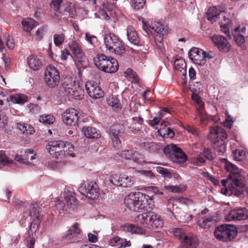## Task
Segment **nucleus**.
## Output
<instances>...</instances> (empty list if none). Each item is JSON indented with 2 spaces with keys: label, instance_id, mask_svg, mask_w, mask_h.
Here are the masks:
<instances>
[{
  "label": "nucleus",
  "instance_id": "nucleus-1",
  "mask_svg": "<svg viewBox=\"0 0 248 248\" xmlns=\"http://www.w3.org/2000/svg\"><path fill=\"white\" fill-rule=\"evenodd\" d=\"M225 168L230 173L227 179L221 181L222 185L226 186L228 184L232 194L237 197L241 196L244 192V184L241 175V170L226 159L225 162Z\"/></svg>",
  "mask_w": 248,
  "mask_h": 248
},
{
  "label": "nucleus",
  "instance_id": "nucleus-2",
  "mask_svg": "<svg viewBox=\"0 0 248 248\" xmlns=\"http://www.w3.org/2000/svg\"><path fill=\"white\" fill-rule=\"evenodd\" d=\"M124 202L127 208L134 212L152 209L154 207L153 199L150 196L140 192L130 193L125 197Z\"/></svg>",
  "mask_w": 248,
  "mask_h": 248
},
{
  "label": "nucleus",
  "instance_id": "nucleus-3",
  "mask_svg": "<svg viewBox=\"0 0 248 248\" xmlns=\"http://www.w3.org/2000/svg\"><path fill=\"white\" fill-rule=\"evenodd\" d=\"M46 149L53 157L58 159L74 157V146L62 140H52L46 145Z\"/></svg>",
  "mask_w": 248,
  "mask_h": 248
},
{
  "label": "nucleus",
  "instance_id": "nucleus-4",
  "mask_svg": "<svg viewBox=\"0 0 248 248\" xmlns=\"http://www.w3.org/2000/svg\"><path fill=\"white\" fill-rule=\"evenodd\" d=\"M60 91L74 99L80 100L83 97V90L75 78L66 77L62 81Z\"/></svg>",
  "mask_w": 248,
  "mask_h": 248
},
{
  "label": "nucleus",
  "instance_id": "nucleus-5",
  "mask_svg": "<svg viewBox=\"0 0 248 248\" xmlns=\"http://www.w3.org/2000/svg\"><path fill=\"white\" fill-rule=\"evenodd\" d=\"M104 42L106 49L111 53L120 55L125 51L123 43L114 33L106 34L104 37Z\"/></svg>",
  "mask_w": 248,
  "mask_h": 248
},
{
  "label": "nucleus",
  "instance_id": "nucleus-6",
  "mask_svg": "<svg viewBox=\"0 0 248 248\" xmlns=\"http://www.w3.org/2000/svg\"><path fill=\"white\" fill-rule=\"evenodd\" d=\"M215 237L222 242L232 240L237 234V230L234 225L223 224L217 227L214 231Z\"/></svg>",
  "mask_w": 248,
  "mask_h": 248
},
{
  "label": "nucleus",
  "instance_id": "nucleus-7",
  "mask_svg": "<svg viewBox=\"0 0 248 248\" xmlns=\"http://www.w3.org/2000/svg\"><path fill=\"white\" fill-rule=\"evenodd\" d=\"M164 153L174 162L184 163L187 160V156L182 150L173 144L167 145L164 149Z\"/></svg>",
  "mask_w": 248,
  "mask_h": 248
},
{
  "label": "nucleus",
  "instance_id": "nucleus-8",
  "mask_svg": "<svg viewBox=\"0 0 248 248\" xmlns=\"http://www.w3.org/2000/svg\"><path fill=\"white\" fill-rule=\"evenodd\" d=\"M223 18L224 21L220 24L221 31L224 33L230 36V28L231 27L232 23L230 20L226 17L225 16L218 13L217 9L215 7H210L207 12V19L212 22H215L220 16Z\"/></svg>",
  "mask_w": 248,
  "mask_h": 248
},
{
  "label": "nucleus",
  "instance_id": "nucleus-9",
  "mask_svg": "<svg viewBox=\"0 0 248 248\" xmlns=\"http://www.w3.org/2000/svg\"><path fill=\"white\" fill-rule=\"evenodd\" d=\"M78 189L81 194L91 199H95L100 195V189L98 185L94 182L85 183L80 186Z\"/></svg>",
  "mask_w": 248,
  "mask_h": 248
},
{
  "label": "nucleus",
  "instance_id": "nucleus-10",
  "mask_svg": "<svg viewBox=\"0 0 248 248\" xmlns=\"http://www.w3.org/2000/svg\"><path fill=\"white\" fill-rule=\"evenodd\" d=\"M60 73L55 67L48 66L45 74V81L46 85L50 88L57 87L60 82Z\"/></svg>",
  "mask_w": 248,
  "mask_h": 248
},
{
  "label": "nucleus",
  "instance_id": "nucleus-11",
  "mask_svg": "<svg viewBox=\"0 0 248 248\" xmlns=\"http://www.w3.org/2000/svg\"><path fill=\"white\" fill-rule=\"evenodd\" d=\"M109 181L114 185L125 188L131 187L134 184L133 178L126 175H112L109 178Z\"/></svg>",
  "mask_w": 248,
  "mask_h": 248
},
{
  "label": "nucleus",
  "instance_id": "nucleus-12",
  "mask_svg": "<svg viewBox=\"0 0 248 248\" xmlns=\"http://www.w3.org/2000/svg\"><path fill=\"white\" fill-rule=\"evenodd\" d=\"M51 6L53 8L54 10L56 12L55 13L53 18L56 20H60L62 19V17L58 16L59 14H63L64 16H68L73 17L74 16V14L70 13L68 12L69 9L68 8L65 7L64 5V2L62 0H53L52 1Z\"/></svg>",
  "mask_w": 248,
  "mask_h": 248
},
{
  "label": "nucleus",
  "instance_id": "nucleus-13",
  "mask_svg": "<svg viewBox=\"0 0 248 248\" xmlns=\"http://www.w3.org/2000/svg\"><path fill=\"white\" fill-rule=\"evenodd\" d=\"M142 29L148 34L152 33L153 31L156 32L160 35H163L167 31V29L164 25L156 21H152L150 24L146 23L142 20Z\"/></svg>",
  "mask_w": 248,
  "mask_h": 248
},
{
  "label": "nucleus",
  "instance_id": "nucleus-14",
  "mask_svg": "<svg viewBox=\"0 0 248 248\" xmlns=\"http://www.w3.org/2000/svg\"><path fill=\"white\" fill-rule=\"evenodd\" d=\"M248 218V210L242 207L231 210L225 217L227 221L245 220Z\"/></svg>",
  "mask_w": 248,
  "mask_h": 248
},
{
  "label": "nucleus",
  "instance_id": "nucleus-15",
  "mask_svg": "<svg viewBox=\"0 0 248 248\" xmlns=\"http://www.w3.org/2000/svg\"><path fill=\"white\" fill-rule=\"evenodd\" d=\"M233 39L239 46L245 42V38L248 37V25L242 24L236 28L232 32Z\"/></svg>",
  "mask_w": 248,
  "mask_h": 248
},
{
  "label": "nucleus",
  "instance_id": "nucleus-16",
  "mask_svg": "<svg viewBox=\"0 0 248 248\" xmlns=\"http://www.w3.org/2000/svg\"><path fill=\"white\" fill-rule=\"evenodd\" d=\"M208 138L214 143L217 141L224 140L227 138V134L224 129L220 126H217L210 128Z\"/></svg>",
  "mask_w": 248,
  "mask_h": 248
},
{
  "label": "nucleus",
  "instance_id": "nucleus-17",
  "mask_svg": "<svg viewBox=\"0 0 248 248\" xmlns=\"http://www.w3.org/2000/svg\"><path fill=\"white\" fill-rule=\"evenodd\" d=\"M82 232L78 223H74L68 230L63 236V238L69 243H74L78 241L79 238L78 235Z\"/></svg>",
  "mask_w": 248,
  "mask_h": 248
},
{
  "label": "nucleus",
  "instance_id": "nucleus-18",
  "mask_svg": "<svg viewBox=\"0 0 248 248\" xmlns=\"http://www.w3.org/2000/svg\"><path fill=\"white\" fill-rule=\"evenodd\" d=\"M210 38L213 43L220 51L223 52L229 51L231 45L224 36L215 34L211 36Z\"/></svg>",
  "mask_w": 248,
  "mask_h": 248
},
{
  "label": "nucleus",
  "instance_id": "nucleus-19",
  "mask_svg": "<svg viewBox=\"0 0 248 248\" xmlns=\"http://www.w3.org/2000/svg\"><path fill=\"white\" fill-rule=\"evenodd\" d=\"M85 88L88 94L94 99L100 98L104 95L103 90L93 81H87L85 84Z\"/></svg>",
  "mask_w": 248,
  "mask_h": 248
},
{
  "label": "nucleus",
  "instance_id": "nucleus-20",
  "mask_svg": "<svg viewBox=\"0 0 248 248\" xmlns=\"http://www.w3.org/2000/svg\"><path fill=\"white\" fill-rule=\"evenodd\" d=\"M62 121L67 125H76L78 119V110L74 108L67 109L62 115Z\"/></svg>",
  "mask_w": 248,
  "mask_h": 248
},
{
  "label": "nucleus",
  "instance_id": "nucleus-21",
  "mask_svg": "<svg viewBox=\"0 0 248 248\" xmlns=\"http://www.w3.org/2000/svg\"><path fill=\"white\" fill-rule=\"evenodd\" d=\"M204 51L197 47L191 48L188 52V56L195 64L203 65L206 62Z\"/></svg>",
  "mask_w": 248,
  "mask_h": 248
},
{
  "label": "nucleus",
  "instance_id": "nucleus-22",
  "mask_svg": "<svg viewBox=\"0 0 248 248\" xmlns=\"http://www.w3.org/2000/svg\"><path fill=\"white\" fill-rule=\"evenodd\" d=\"M68 46L77 61L79 63L83 62L85 55L80 43L76 40H73L69 43Z\"/></svg>",
  "mask_w": 248,
  "mask_h": 248
},
{
  "label": "nucleus",
  "instance_id": "nucleus-23",
  "mask_svg": "<svg viewBox=\"0 0 248 248\" xmlns=\"http://www.w3.org/2000/svg\"><path fill=\"white\" fill-rule=\"evenodd\" d=\"M199 244V240L196 236L186 235L177 248H197Z\"/></svg>",
  "mask_w": 248,
  "mask_h": 248
},
{
  "label": "nucleus",
  "instance_id": "nucleus-24",
  "mask_svg": "<svg viewBox=\"0 0 248 248\" xmlns=\"http://www.w3.org/2000/svg\"><path fill=\"white\" fill-rule=\"evenodd\" d=\"M31 216L33 217L31 221L30 230L29 233L35 234V233L40 225V219L39 217V211L37 209V206L33 205L30 213Z\"/></svg>",
  "mask_w": 248,
  "mask_h": 248
},
{
  "label": "nucleus",
  "instance_id": "nucleus-25",
  "mask_svg": "<svg viewBox=\"0 0 248 248\" xmlns=\"http://www.w3.org/2000/svg\"><path fill=\"white\" fill-rule=\"evenodd\" d=\"M121 131L118 129L117 125H114L110 128V136L111 138L112 142L113 147L115 148H119L121 146V141L120 140V135Z\"/></svg>",
  "mask_w": 248,
  "mask_h": 248
},
{
  "label": "nucleus",
  "instance_id": "nucleus-26",
  "mask_svg": "<svg viewBox=\"0 0 248 248\" xmlns=\"http://www.w3.org/2000/svg\"><path fill=\"white\" fill-rule=\"evenodd\" d=\"M110 58L106 57L103 54H99L94 59V62L96 67L103 71Z\"/></svg>",
  "mask_w": 248,
  "mask_h": 248
},
{
  "label": "nucleus",
  "instance_id": "nucleus-27",
  "mask_svg": "<svg viewBox=\"0 0 248 248\" xmlns=\"http://www.w3.org/2000/svg\"><path fill=\"white\" fill-rule=\"evenodd\" d=\"M21 23L23 30L28 32L29 35H31V31L38 25L37 22L31 18L23 19Z\"/></svg>",
  "mask_w": 248,
  "mask_h": 248
},
{
  "label": "nucleus",
  "instance_id": "nucleus-28",
  "mask_svg": "<svg viewBox=\"0 0 248 248\" xmlns=\"http://www.w3.org/2000/svg\"><path fill=\"white\" fill-rule=\"evenodd\" d=\"M82 131L84 135L89 139L98 138L100 136L99 131L93 127L84 126L82 128Z\"/></svg>",
  "mask_w": 248,
  "mask_h": 248
},
{
  "label": "nucleus",
  "instance_id": "nucleus-29",
  "mask_svg": "<svg viewBox=\"0 0 248 248\" xmlns=\"http://www.w3.org/2000/svg\"><path fill=\"white\" fill-rule=\"evenodd\" d=\"M150 227L159 228L163 226V222L160 217L154 212L150 213Z\"/></svg>",
  "mask_w": 248,
  "mask_h": 248
},
{
  "label": "nucleus",
  "instance_id": "nucleus-30",
  "mask_svg": "<svg viewBox=\"0 0 248 248\" xmlns=\"http://www.w3.org/2000/svg\"><path fill=\"white\" fill-rule=\"evenodd\" d=\"M173 214H175V217L182 222H188L192 220V216L188 213H184L180 211V212H177L175 211L174 208H173Z\"/></svg>",
  "mask_w": 248,
  "mask_h": 248
},
{
  "label": "nucleus",
  "instance_id": "nucleus-31",
  "mask_svg": "<svg viewBox=\"0 0 248 248\" xmlns=\"http://www.w3.org/2000/svg\"><path fill=\"white\" fill-rule=\"evenodd\" d=\"M151 212L144 213L138 215L136 218V221L142 224L144 227H150V213Z\"/></svg>",
  "mask_w": 248,
  "mask_h": 248
},
{
  "label": "nucleus",
  "instance_id": "nucleus-32",
  "mask_svg": "<svg viewBox=\"0 0 248 248\" xmlns=\"http://www.w3.org/2000/svg\"><path fill=\"white\" fill-rule=\"evenodd\" d=\"M118 66L119 64L117 60L111 57L103 71L109 73H114L118 70Z\"/></svg>",
  "mask_w": 248,
  "mask_h": 248
},
{
  "label": "nucleus",
  "instance_id": "nucleus-33",
  "mask_svg": "<svg viewBox=\"0 0 248 248\" xmlns=\"http://www.w3.org/2000/svg\"><path fill=\"white\" fill-rule=\"evenodd\" d=\"M127 36L131 43L135 45L139 44V39L137 32L131 26H129L127 28Z\"/></svg>",
  "mask_w": 248,
  "mask_h": 248
},
{
  "label": "nucleus",
  "instance_id": "nucleus-34",
  "mask_svg": "<svg viewBox=\"0 0 248 248\" xmlns=\"http://www.w3.org/2000/svg\"><path fill=\"white\" fill-rule=\"evenodd\" d=\"M27 99L28 97L24 94H16L7 98L6 100L8 102L11 101L13 103L23 104L27 101Z\"/></svg>",
  "mask_w": 248,
  "mask_h": 248
},
{
  "label": "nucleus",
  "instance_id": "nucleus-35",
  "mask_svg": "<svg viewBox=\"0 0 248 248\" xmlns=\"http://www.w3.org/2000/svg\"><path fill=\"white\" fill-rule=\"evenodd\" d=\"M63 197L65 202L70 207H73L76 204V199L74 197V193L68 190H64Z\"/></svg>",
  "mask_w": 248,
  "mask_h": 248
},
{
  "label": "nucleus",
  "instance_id": "nucleus-36",
  "mask_svg": "<svg viewBox=\"0 0 248 248\" xmlns=\"http://www.w3.org/2000/svg\"><path fill=\"white\" fill-rule=\"evenodd\" d=\"M216 221L214 217H209L200 219L198 221V224L201 228H208L214 225Z\"/></svg>",
  "mask_w": 248,
  "mask_h": 248
},
{
  "label": "nucleus",
  "instance_id": "nucleus-37",
  "mask_svg": "<svg viewBox=\"0 0 248 248\" xmlns=\"http://www.w3.org/2000/svg\"><path fill=\"white\" fill-rule=\"evenodd\" d=\"M174 67L176 70L179 71L183 76H185L186 73V63L183 59H178L176 60L174 63Z\"/></svg>",
  "mask_w": 248,
  "mask_h": 248
},
{
  "label": "nucleus",
  "instance_id": "nucleus-38",
  "mask_svg": "<svg viewBox=\"0 0 248 248\" xmlns=\"http://www.w3.org/2000/svg\"><path fill=\"white\" fill-rule=\"evenodd\" d=\"M28 62L29 66L33 70H38L41 65V62L37 56L31 55L28 58Z\"/></svg>",
  "mask_w": 248,
  "mask_h": 248
},
{
  "label": "nucleus",
  "instance_id": "nucleus-39",
  "mask_svg": "<svg viewBox=\"0 0 248 248\" xmlns=\"http://www.w3.org/2000/svg\"><path fill=\"white\" fill-rule=\"evenodd\" d=\"M107 102L109 106H111L115 111H118L121 109V105L118 99L115 97H109L107 99Z\"/></svg>",
  "mask_w": 248,
  "mask_h": 248
},
{
  "label": "nucleus",
  "instance_id": "nucleus-40",
  "mask_svg": "<svg viewBox=\"0 0 248 248\" xmlns=\"http://www.w3.org/2000/svg\"><path fill=\"white\" fill-rule=\"evenodd\" d=\"M13 163V161L8 158L4 151H0V167L9 166Z\"/></svg>",
  "mask_w": 248,
  "mask_h": 248
},
{
  "label": "nucleus",
  "instance_id": "nucleus-41",
  "mask_svg": "<svg viewBox=\"0 0 248 248\" xmlns=\"http://www.w3.org/2000/svg\"><path fill=\"white\" fill-rule=\"evenodd\" d=\"M124 76L132 82H137L139 81L136 73L130 68H128L124 73Z\"/></svg>",
  "mask_w": 248,
  "mask_h": 248
},
{
  "label": "nucleus",
  "instance_id": "nucleus-42",
  "mask_svg": "<svg viewBox=\"0 0 248 248\" xmlns=\"http://www.w3.org/2000/svg\"><path fill=\"white\" fill-rule=\"evenodd\" d=\"M55 121V117L51 115H43L39 118L40 122L47 124H52Z\"/></svg>",
  "mask_w": 248,
  "mask_h": 248
},
{
  "label": "nucleus",
  "instance_id": "nucleus-43",
  "mask_svg": "<svg viewBox=\"0 0 248 248\" xmlns=\"http://www.w3.org/2000/svg\"><path fill=\"white\" fill-rule=\"evenodd\" d=\"M216 151L218 153L219 155L223 154L226 151V146L224 140H220L217 141V143H214Z\"/></svg>",
  "mask_w": 248,
  "mask_h": 248
},
{
  "label": "nucleus",
  "instance_id": "nucleus-44",
  "mask_svg": "<svg viewBox=\"0 0 248 248\" xmlns=\"http://www.w3.org/2000/svg\"><path fill=\"white\" fill-rule=\"evenodd\" d=\"M16 127L22 133L25 131L26 128H28L31 134H33L35 132L34 127L28 124L18 123L17 124Z\"/></svg>",
  "mask_w": 248,
  "mask_h": 248
},
{
  "label": "nucleus",
  "instance_id": "nucleus-45",
  "mask_svg": "<svg viewBox=\"0 0 248 248\" xmlns=\"http://www.w3.org/2000/svg\"><path fill=\"white\" fill-rule=\"evenodd\" d=\"M164 188L168 191H171L172 192H182L186 189V186H183V187H180L179 186H165Z\"/></svg>",
  "mask_w": 248,
  "mask_h": 248
},
{
  "label": "nucleus",
  "instance_id": "nucleus-46",
  "mask_svg": "<svg viewBox=\"0 0 248 248\" xmlns=\"http://www.w3.org/2000/svg\"><path fill=\"white\" fill-rule=\"evenodd\" d=\"M54 42L56 46L61 45L64 41L65 35L63 33L55 34L53 35Z\"/></svg>",
  "mask_w": 248,
  "mask_h": 248
},
{
  "label": "nucleus",
  "instance_id": "nucleus-47",
  "mask_svg": "<svg viewBox=\"0 0 248 248\" xmlns=\"http://www.w3.org/2000/svg\"><path fill=\"white\" fill-rule=\"evenodd\" d=\"M67 161H55L50 163V166L54 170H60L67 163Z\"/></svg>",
  "mask_w": 248,
  "mask_h": 248
},
{
  "label": "nucleus",
  "instance_id": "nucleus-48",
  "mask_svg": "<svg viewBox=\"0 0 248 248\" xmlns=\"http://www.w3.org/2000/svg\"><path fill=\"white\" fill-rule=\"evenodd\" d=\"M172 232L175 237L181 240H182L186 235L183 232V230L180 228L173 229L172 230Z\"/></svg>",
  "mask_w": 248,
  "mask_h": 248
},
{
  "label": "nucleus",
  "instance_id": "nucleus-49",
  "mask_svg": "<svg viewBox=\"0 0 248 248\" xmlns=\"http://www.w3.org/2000/svg\"><path fill=\"white\" fill-rule=\"evenodd\" d=\"M157 133L161 136L163 135L165 136V135H167L170 137H172L174 134L173 131L169 127H168L166 130L165 128H161L158 130Z\"/></svg>",
  "mask_w": 248,
  "mask_h": 248
},
{
  "label": "nucleus",
  "instance_id": "nucleus-50",
  "mask_svg": "<svg viewBox=\"0 0 248 248\" xmlns=\"http://www.w3.org/2000/svg\"><path fill=\"white\" fill-rule=\"evenodd\" d=\"M133 160L139 164H141L145 162L144 157L142 154L139 152H135L133 154Z\"/></svg>",
  "mask_w": 248,
  "mask_h": 248
},
{
  "label": "nucleus",
  "instance_id": "nucleus-51",
  "mask_svg": "<svg viewBox=\"0 0 248 248\" xmlns=\"http://www.w3.org/2000/svg\"><path fill=\"white\" fill-rule=\"evenodd\" d=\"M233 155L234 159L238 161L243 160L245 157V152L242 150H235Z\"/></svg>",
  "mask_w": 248,
  "mask_h": 248
},
{
  "label": "nucleus",
  "instance_id": "nucleus-52",
  "mask_svg": "<svg viewBox=\"0 0 248 248\" xmlns=\"http://www.w3.org/2000/svg\"><path fill=\"white\" fill-rule=\"evenodd\" d=\"M196 118L200 119L202 124L205 125L207 123V116L206 114L202 111V109H199V116L196 117ZM195 119H196V118Z\"/></svg>",
  "mask_w": 248,
  "mask_h": 248
},
{
  "label": "nucleus",
  "instance_id": "nucleus-53",
  "mask_svg": "<svg viewBox=\"0 0 248 248\" xmlns=\"http://www.w3.org/2000/svg\"><path fill=\"white\" fill-rule=\"evenodd\" d=\"M160 122H161V125H163L165 123V121L164 120H161L160 118L156 114V116L153 120L148 121V123L151 126H154L158 124Z\"/></svg>",
  "mask_w": 248,
  "mask_h": 248
},
{
  "label": "nucleus",
  "instance_id": "nucleus-54",
  "mask_svg": "<svg viewBox=\"0 0 248 248\" xmlns=\"http://www.w3.org/2000/svg\"><path fill=\"white\" fill-rule=\"evenodd\" d=\"M226 120L223 122V124L224 126L227 127L229 128H231L232 125L233 123V121L232 120V117L228 114V112H226Z\"/></svg>",
  "mask_w": 248,
  "mask_h": 248
},
{
  "label": "nucleus",
  "instance_id": "nucleus-55",
  "mask_svg": "<svg viewBox=\"0 0 248 248\" xmlns=\"http://www.w3.org/2000/svg\"><path fill=\"white\" fill-rule=\"evenodd\" d=\"M156 170L158 173L164 175V177L168 178H171V174L167 169L162 167H157L156 168Z\"/></svg>",
  "mask_w": 248,
  "mask_h": 248
},
{
  "label": "nucleus",
  "instance_id": "nucleus-56",
  "mask_svg": "<svg viewBox=\"0 0 248 248\" xmlns=\"http://www.w3.org/2000/svg\"><path fill=\"white\" fill-rule=\"evenodd\" d=\"M184 128L189 133H191L195 137H198L199 135V132L193 126L186 125L184 126Z\"/></svg>",
  "mask_w": 248,
  "mask_h": 248
},
{
  "label": "nucleus",
  "instance_id": "nucleus-57",
  "mask_svg": "<svg viewBox=\"0 0 248 248\" xmlns=\"http://www.w3.org/2000/svg\"><path fill=\"white\" fill-rule=\"evenodd\" d=\"M145 4V0H134L133 7L136 10H139L142 8Z\"/></svg>",
  "mask_w": 248,
  "mask_h": 248
},
{
  "label": "nucleus",
  "instance_id": "nucleus-58",
  "mask_svg": "<svg viewBox=\"0 0 248 248\" xmlns=\"http://www.w3.org/2000/svg\"><path fill=\"white\" fill-rule=\"evenodd\" d=\"M135 153L132 150H125L122 152L121 155L123 157L127 159H133V154Z\"/></svg>",
  "mask_w": 248,
  "mask_h": 248
},
{
  "label": "nucleus",
  "instance_id": "nucleus-59",
  "mask_svg": "<svg viewBox=\"0 0 248 248\" xmlns=\"http://www.w3.org/2000/svg\"><path fill=\"white\" fill-rule=\"evenodd\" d=\"M7 122L8 117L4 112L0 111V127H4L7 124Z\"/></svg>",
  "mask_w": 248,
  "mask_h": 248
},
{
  "label": "nucleus",
  "instance_id": "nucleus-60",
  "mask_svg": "<svg viewBox=\"0 0 248 248\" xmlns=\"http://www.w3.org/2000/svg\"><path fill=\"white\" fill-rule=\"evenodd\" d=\"M53 202H54V204L52 203V204L55 206L56 210L60 211L64 209L65 204L62 201L58 199Z\"/></svg>",
  "mask_w": 248,
  "mask_h": 248
},
{
  "label": "nucleus",
  "instance_id": "nucleus-61",
  "mask_svg": "<svg viewBox=\"0 0 248 248\" xmlns=\"http://www.w3.org/2000/svg\"><path fill=\"white\" fill-rule=\"evenodd\" d=\"M138 172L150 179H153L155 177V175L151 170H141L138 171Z\"/></svg>",
  "mask_w": 248,
  "mask_h": 248
},
{
  "label": "nucleus",
  "instance_id": "nucleus-62",
  "mask_svg": "<svg viewBox=\"0 0 248 248\" xmlns=\"http://www.w3.org/2000/svg\"><path fill=\"white\" fill-rule=\"evenodd\" d=\"M120 241H122L121 238L118 236H115L109 240V244L112 247L119 246Z\"/></svg>",
  "mask_w": 248,
  "mask_h": 248
},
{
  "label": "nucleus",
  "instance_id": "nucleus-63",
  "mask_svg": "<svg viewBox=\"0 0 248 248\" xmlns=\"http://www.w3.org/2000/svg\"><path fill=\"white\" fill-rule=\"evenodd\" d=\"M45 29L46 26H45L38 29L35 33V37L37 39L40 40L43 38Z\"/></svg>",
  "mask_w": 248,
  "mask_h": 248
},
{
  "label": "nucleus",
  "instance_id": "nucleus-64",
  "mask_svg": "<svg viewBox=\"0 0 248 248\" xmlns=\"http://www.w3.org/2000/svg\"><path fill=\"white\" fill-rule=\"evenodd\" d=\"M191 97L199 105V109H202L203 107V104L200 97L196 93H193L192 94Z\"/></svg>",
  "mask_w": 248,
  "mask_h": 248
}]
</instances>
